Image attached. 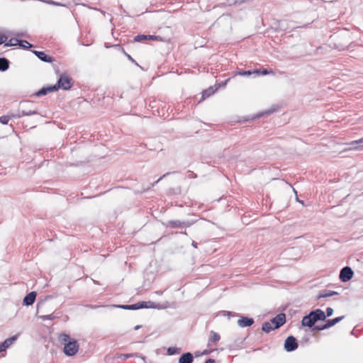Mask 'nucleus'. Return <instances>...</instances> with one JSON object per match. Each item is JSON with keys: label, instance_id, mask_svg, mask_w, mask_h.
Listing matches in <instances>:
<instances>
[{"label": "nucleus", "instance_id": "obj_1", "mask_svg": "<svg viewBox=\"0 0 363 363\" xmlns=\"http://www.w3.org/2000/svg\"><path fill=\"white\" fill-rule=\"evenodd\" d=\"M59 342L64 345L63 351L67 356L74 355L79 350V344L77 341L71 338L69 335L62 333L58 335Z\"/></svg>", "mask_w": 363, "mask_h": 363}, {"label": "nucleus", "instance_id": "obj_2", "mask_svg": "<svg viewBox=\"0 0 363 363\" xmlns=\"http://www.w3.org/2000/svg\"><path fill=\"white\" fill-rule=\"evenodd\" d=\"M72 79L67 74H62L58 81L57 85L51 86L47 88H43L37 92V96H43L47 94L48 92L57 91L59 88L67 90L72 87Z\"/></svg>", "mask_w": 363, "mask_h": 363}, {"label": "nucleus", "instance_id": "obj_3", "mask_svg": "<svg viewBox=\"0 0 363 363\" xmlns=\"http://www.w3.org/2000/svg\"><path fill=\"white\" fill-rule=\"evenodd\" d=\"M298 343L296 338L293 336L288 337L284 342V349L287 352H292L298 348Z\"/></svg>", "mask_w": 363, "mask_h": 363}, {"label": "nucleus", "instance_id": "obj_4", "mask_svg": "<svg viewBox=\"0 0 363 363\" xmlns=\"http://www.w3.org/2000/svg\"><path fill=\"white\" fill-rule=\"evenodd\" d=\"M353 274L354 273L351 268L349 267H345L340 272V279L342 281H347L352 278Z\"/></svg>", "mask_w": 363, "mask_h": 363}, {"label": "nucleus", "instance_id": "obj_5", "mask_svg": "<svg viewBox=\"0 0 363 363\" xmlns=\"http://www.w3.org/2000/svg\"><path fill=\"white\" fill-rule=\"evenodd\" d=\"M150 303V302H138L135 304L133 305H122L118 306V307L123 308V309H127V310H137L142 308H148L149 306L147 304Z\"/></svg>", "mask_w": 363, "mask_h": 363}, {"label": "nucleus", "instance_id": "obj_6", "mask_svg": "<svg viewBox=\"0 0 363 363\" xmlns=\"http://www.w3.org/2000/svg\"><path fill=\"white\" fill-rule=\"evenodd\" d=\"M271 320L273 323L274 328H275L277 329L285 323L286 317L284 313H280V314L277 315L275 318L272 319Z\"/></svg>", "mask_w": 363, "mask_h": 363}, {"label": "nucleus", "instance_id": "obj_7", "mask_svg": "<svg viewBox=\"0 0 363 363\" xmlns=\"http://www.w3.org/2000/svg\"><path fill=\"white\" fill-rule=\"evenodd\" d=\"M254 323V320L252 318L242 316L238 320V324L241 328L249 327Z\"/></svg>", "mask_w": 363, "mask_h": 363}, {"label": "nucleus", "instance_id": "obj_8", "mask_svg": "<svg viewBox=\"0 0 363 363\" xmlns=\"http://www.w3.org/2000/svg\"><path fill=\"white\" fill-rule=\"evenodd\" d=\"M343 318H344L343 316H341V317H337L335 318L328 320L325 324L323 325V328H317V330H323L329 328L333 326L334 325H335L336 323H337L338 322H340L341 320L343 319Z\"/></svg>", "mask_w": 363, "mask_h": 363}, {"label": "nucleus", "instance_id": "obj_9", "mask_svg": "<svg viewBox=\"0 0 363 363\" xmlns=\"http://www.w3.org/2000/svg\"><path fill=\"white\" fill-rule=\"evenodd\" d=\"M37 294L35 291H32L28 294L23 298V303L26 306L32 305L36 298Z\"/></svg>", "mask_w": 363, "mask_h": 363}, {"label": "nucleus", "instance_id": "obj_10", "mask_svg": "<svg viewBox=\"0 0 363 363\" xmlns=\"http://www.w3.org/2000/svg\"><path fill=\"white\" fill-rule=\"evenodd\" d=\"M311 313L315 322L319 320H324L326 318L325 313L320 309H316L315 311H311Z\"/></svg>", "mask_w": 363, "mask_h": 363}, {"label": "nucleus", "instance_id": "obj_11", "mask_svg": "<svg viewBox=\"0 0 363 363\" xmlns=\"http://www.w3.org/2000/svg\"><path fill=\"white\" fill-rule=\"evenodd\" d=\"M217 90V88H213V86H210L208 89L203 90L201 93V98L199 101V103L204 101L206 99L212 96Z\"/></svg>", "mask_w": 363, "mask_h": 363}, {"label": "nucleus", "instance_id": "obj_12", "mask_svg": "<svg viewBox=\"0 0 363 363\" xmlns=\"http://www.w3.org/2000/svg\"><path fill=\"white\" fill-rule=\"evenodd\" d=\"M17 335L13 336L4 340V342L0 344V352L5 351L13 342L17 339Z\"/></svg>", "mask_w": 363, "mask_h": 363}, {"label": "nucleus", "instance_id": "obj_13", "mask_svg": "<svg viewBox=\"0 0 363 363\" xmlns=\"http://www.w3.org/2000/svg\"><path fill=\"white\" fill-rule=\"evenodd\" d=\"M313 319V315H311V313H310L308 315L303 318L301 323L303 326L311 328L315 323Z\"/></svg>", "mask_w": 363, "mask_h": 363}, {"label": "nucleus", "instance_id": "obj_14", "mask_svg": "<svg viewBox=\"0 0 363 363\" xmlns=\"http://www.w3.org/2000/svg\"><path fill=\"white\" fill-rule=\"evenodd\" d=\"M193 360H194L193 355L191 353L187 352V353L182 354L180 357V358L179 359V363H192Z\"/></svg>", "mask_w": 363, "mask_h": 363}, {"label": "nucleus", "instance_id": "obj_15", "mask_svg": "<svg viewBox=\"0 0 363 363\" xmlns=\"http://www.w3.org/2000/svg\"><path fill=\"white\" fill-rule=\"evenodd\" d=\"M34 53L39 59H40L41 60H43L44 62H52V58L51 57L47 55L44 52L34 51Z\"/></svg>", "mask_w": 363, "mask_h": 363}, {"label": "nucleus", "instance_id": "obj_16", "mask_svg": "<svg viewBox=\"0 0 363 363\" xmlns=\"http://www.w3.org/2000/svg\"><path fill=\"white\" fill-rule=\"evenodd\" d=\"M262 329L263 331H264L266 333H269L270 331H272L276 328H274L273 323L271 320L270 322L264 323L262 325Z\"/></svg>", "mask_w": 363, "mask_h": 363}, {"label": "nucleus", "instance_id": "obj_17", "mask_svg": "<svg viewBox=\"0 0 363 363\" xmlns=\"http://www.w3.org/2000/svg\"><path fill=\"white\" fill-rule=\"evenodd\" d=\"M220 336L218 333L213 332V331H211V336L209 338L210 342L216 343V342H218L220 340Z\"/></svg>", "mask_w": 363, "mask_h": 363}, {"label": "nucleus", "instance_id": "obj_18", "mask_svg": "<svg viewBox=\"0 0 363 363\" xmlns=\"http://www.w3.org/2000/svg\"><path fill=\"white\" fill-rule=\"evenodd\" d=\"M9 68V61L6 58H0V71H5Z\"/></svg>", "mask_w": 363, "mask_h": 363}, {"label": "nucleus", "instance_id": "obj_19", "mask_svg": "<svg viewBox=\"0 0 363 363\" xmlns=\"http://www.w3.org/2000/svg\"><path fill=\"white\" fill-rule=\"evenodd\" d=\"M19 43H20V40L16 38H11L10 40L7 39L5 46H6V47L15 46V45H19Z\"/></svg>", "mask_w": 363, "mask_h": 363}, {"label": "nucleus", "instance_id": "obj_20", "mask_svg": "<svg viewBox=\"0 0 363 363\" xmlns=\"http://www.w3.org/2000/svg\"><path fill=\"white\" fill-rule=\"evenodd\" d=\"M169 225L172 228H182L184 226V223L179 220L170 221Z\"/></svg>", "mask_w": 363, "mask_h": 363}, {"label": "nucleus", "instance_id": "obj_21", "mask_svg": "<svg viewBox=\"0 0 363 363\" xmlns=\"http://www.w3.org/2000/svg\"><path fill=\"white\" fill-rule=\"evenodd\" d=\"M337 294V293L335 292V291H328V292H325V293H321V294H320L318 295V298L332 296H333L335 294Z\"/></svg>", "mask_w": 363, "mask_h": 363}, {"label": "nucleus", "instance_id": "obj_22", "mask_svg": "<svg viewBox=\"0 0 363 363\" xmlns=\"http://www.w3.org/2000/svg\"><path fill=\"white\" fill-rule=\"evenodd\" d=\"M252 74V72L250 70H248V71L240 70V71L238 72L235 75L250 76Z\"/></svg>", "mask_w": 363, "mask_h": 363}, {"label": "nucleus", "instance_id": "obj_23", "mask_svg": "<svg viewBox=\"0 0 363 363\" xmlns=\"http://www.w3.org/2000/svg\"><path fill=\"white\" fill-rule=\"evenodd\" d=\"M260 74H262V75L274 74V71L272 69H260Z\"/></svg>", "mask_w": 363, "mask_h": 363}, {"label": "nucleus", "instance_id": "obj_24", "mask_svg": "<svg viewBox=\"0 0 363 363\" xmlns=\"http://www.w3.org/2000/svg\"><path fill=\"white\" fill-rule=\"evenodd\" d=\"M19 45L23 48H31L32 45L26 40H20Z\"/></svg>", "mask_w": 363, "mask_h": 363}, {"label": "nucleus", "instance_id": "obj_25", "mask_svg": "<svg viewBox=\"0 0 363 363\" xmlns=\"http://www.w3.org/2000/svg\"><path fill=\"white\" fill-rule=\"evenodd\" d=\"M144 40H147V35H138L134 38V40L136 42H140Z\"/></svg>", "mask_w": 363, "mask_h": 363}, {"label": "nucleus", "instance_id": "obj_26", "mask_svg": "<svg viewBox=\"0 0 363 363\" xmlns=\"http://www.w3.org/2000/svg\"><path fill=\"white\" fill-rule=\"evenodd\" d=\"M10 120L8 116H3L0 117V123L2 124H7Z\"/></svg>", "mask_w": 363, "mask_h": 363}, {"label": "nucleus", "instance_id": "obj_27", "mask_svg": "<svg viewBox=\"0 0 363 363\" xmlns=\"http://www.w3.org/2000/svg\"><path fill=\"white\" fill-rule=\"evenodd\" d=\"M39 318L40 319H42L43 320H53L55 317L52 314H50V315H40Z\"/></svg>", "mask_w": 363, "mask_h": 363}, {"label": "nucleus", "instance_id": "obj_28", "mask_svg": "<svg viewBox=\"0 0 363 363\" xmlns=\"http://www.w3.org/2000/svg\"><path fill=\"white\" fill-rule=\"evenodd\" d=\"M6 41H7V36L4 34L0 35V45L6 44Z\"/></svg>", "mask_w": 363, "mask_h": 363}, {"label": "nucleus", "instance_id": "obj_29", "mask_svg": "<svg viewBox=\"0 0 363 363\" xmlns=\"http://www.w3.org/2000/svg\"><path fill=\"white\" fill-rule=\"evenodd\" d=\"M333 313V310L331 308H327L326 309V316H331Z\"/></svg>", "mask_w": 363, "mask_h": 363}, {"label": "nucleus", "instance_id": "obj_30", "mask_svg": "<svg viewBox=\"0 0 363 363\" xmlns=\"http://www.w3.org/2000/svg\"><path fill=\"white\" fill-rule=\"evenodd\" d=\"M358 143H363V138L358 140L352 142V144H358Z\"/></svg>", "mask_w": 363, "mask_h": 363}, {"label": "nucleus", "instance_id": "obj_31", "mask_svg": "<svg viewBox=\"0 0 363 363\" xmlns=\"http://www.w3.org/2000/svg\"><path fill=\"white\" fill-rule=\"evenodd\" d=\"M156 38H157V37L155 35H147V40H155Z\"/></svg>", "mask_w": 363, "mask_h": 363}, {"label": "nucleus", "instance_id": "obj_32", "mask_svg": "<svg viewBox=\"0 0 363 363\" xmlns=\"http://www.w3.org/2000/svg\"><path fill=\"white\" fill-rule=\"evenodd\" d=\"M251 72H252V74H260V69H255V70L251 71Z\"/></svg>", "mask_w": 363, "mask_h": 363}, {"label": "nucleus", "instance_id": "obj_33", "mask_svg": "<svg viewBox=\"0 0 363 363\" xmlns=\"http://www.w3.org/2000/svg\"><path fill=\"white\" fill-rule=\"evenodd\" d=\"M214 362H215V361H214V359H207V360L205 362V363H214Z\"/></svg>", "mask_w": 363, "mask_h": 363}, {"label": "nucleus", "instance_id": "obj_34", "mask_svg": "<svg viewBox=\"0 0 363 363\" xmlns=\"http://www.w3.org/2000/svg\"><path fill=\"white\" fill-rule=\"evenodd\" d=\"M126 56L128 57V59L133 60L132 57H130V55H129L128 54H125Z\"/></svg>", "mask_w": 363, "mask_h": 363}, {"label": "nucleus", "instance_id": "obj_35", "mask_svg": "<svg viewBox=\"0 0 363 363\" xmlns=\"http://www.w3.org/2000/svg\"><path fill=\"white\" fill-rule=\"evenodd\" d=\"M168 352H169L170 354H173V352H172V348H169Z\"/></svg>", "mask_w": 363, "mask_h": 363}, {"label": "nucleus", "instance_id": "obj_36", "mask_svg": "<svg viewBox=\"0 0 363 363\" xmlns=\"http://www.w3.org/2000/svg\"><path fill=\"white\" fill-rule=\"evenodd\" d=\"M168 352H169L170 354H173V352H172V348H169Z\"/></svg>", "mask_w": 363, "mask_h": 363}, {"label": "nucleus", "instance_id": "obj_37", "mask_svg": "<svg viewBox=\"0 0 363 363\" xmlns=\"http://www.w3.org/2000/svg\"><path fill=\"white\" fill-rule=\"evenodd\" d=\"M317 328H323V325H320V326H316V327H315V328H314V329H315V330H317Z\"/></svg>", "mask_w": 363, "mask_h": 363}, {"label": "nucleus", "instance_id": "obj_38", "mask_svg": "<svg viewBox=\"0 0 363 363\" xmlns=\"http://www.w3.org/2000/svg\"><path fill=\"white\" fill-rule=\"evenodd\" d=\"M138 328H140V326H139V325H137V326H135V330H138Z\"/></svg>", "mask_w": 363, "mask_h": 363}, {"label": "nucleus", "instance_id": "obj_39", "mask_svg": "<svg viewBox=\"0 0 363 363\" xmlns=\"http://www.w3.org/2000/svg\"><path fill=\"white\" fill-rule=\"evenodd\" d=\"M132 355H129V354H127L126 355V357H131Z\"/></svg>", "mask_w": 363, "mask_h": 363}]
</instances>
